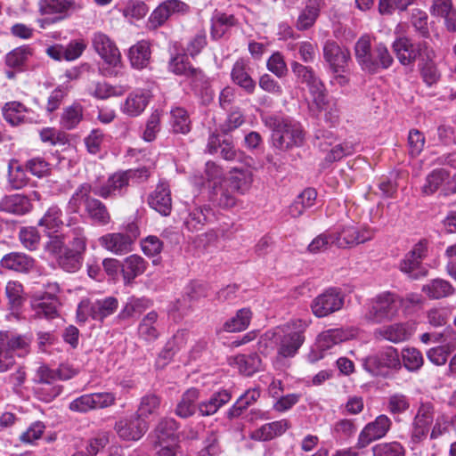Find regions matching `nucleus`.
<instances>
[{
	"instance_id": "obj_8",
	"label": "nucleus",
	"mask_w": 456,
	"mask_h": 456,
	"mask_svg": "<svg viewBox=\"0 0 456 456\" xmlns=\"http://www.w3.org/2000/svg\"><path fill=\"white\" fill-rule=\"evenodd\" d=\"M400 297L391 292H382L370 300L365 318L375 323L390 321L397 316Z\"/></svg>"
},
{
	"instance_id": "obj_6",
	"label": "nucleus",
	"mask_w": 456,
	"mask_h": 456,
	"mask_svg": "<svg viewBox=\"0 0 456 456\" xmlns=\"http://www.w3.org/2000/svg\"><path fill=\"white\" fill-rule=\"evenodd\" d=\"M92 45L106 66L102 69V73L107 77L117 76L118 68L121 66V53L116 43L108 35L97 31L92 36Z\"/></svg>"
},
{
	"instance_id": "obj_38",
	"label": "nucleus",
	"mask_w": 456,
	"mask_h": 456,
	"mask_svg": "<svg viewBox=\"0 0 456 456\" xmlns=\"http://www.w3.org/2000/svg\"><path fill=\"white\" fill-rule=\"evenodd\" d=\"M169 70L175 75L191 77L194 80H201L203 77L200 69L193 68L185 61V56L177 55L171 59L168 65Z\"/></svg>"
},
{
	"instance_id": "obj_52",
	"label": "nucleus",
	"mask_w": 456,
	"mask_h": 456,
	"mask_svg": "<svg viewBox=\"0 0 456 456\" xmlns=\"http://www.w3.org/2000/svg\"><path fill=\"white\" fill-rule=\"evenodd\" d=\"M5 293L12 310H18L25 301L23 286L19 281L7 282Z\"/></svg>"
},
{
	"instance_id": "obj_25",
	"label": "nucleus",
	"mask_w": 456,
	"mask_h": 456,
	"mask_svg": "<svg viewBox=\"0 0 456 456\" xmlns=\"http://www.w3.org/2000/svg\"><path fill=\"white\" fill-rule=\"evenodd\" d=\"M253 183V172L250 167H233L230 171L228 183L231 189L245 194L249 191Z\"/></svg>"
},
{
	"instance_id": "obj_18",
	"label": "nucleus",
	"mask_w": 456,
	"mask_h": 456,
	"mask_svg": "<svg viewBox=\"0 0 456 456\" xmlns=\"http://www.w3.org/2000/svg\"><path fill=\"white\" fill-rule=\"evenodd\" d=\"M190 6L182 0H166L161 3L150 16V22L154 28L163 25L173 15H183Z\"/></svg>"
},
{
	"instance_id": "obj_64",
	"label": "nucleus",
	"mask_w": 456,
	"mask_h": 456,
	"mask_svg": "<svg viewBox=\"0 0 456 456\" xmlns=\"http://www.w3.org/2000/svg\"><path fill=\"white\" fill-rule=\"evenodd\" d=\"M109 444V434L107 432H100L94 437L88 441L86 447V456H96Z\"/></svg>"
},
{
	"instance_id": "obj_4",
	"label": "nucleus",
	"mask_w": 456,
	"mask_h": 456,
	"mask_svg": "<svg viewBox=\"0 0 456 456\" xmlns=\"http://www.w3.org/2000/svg\"><path fill=\"white\" fill-rule=\"evenodd\" d=\"M150 176L146 168L128 169L116 172L107 182L99 187L94 188V193L103 199L123 196L129 186L146 181Z\"/></svg>"
},
{
	"instance_id": "obj_58",
	"label": "nucleus",
	"mask_w": 456,
	"mask_h": 456,
	"mask_svg": "<svg viewBox=\"0 0 456 456\" xmlns=\"http://www.w3.org/2000/svg\"><path fill=\"white\" fill-rule=\"evenodd\" d=\"M291 69L297 79L301 83L305 84L307 87L321 80L311 67L305 66L299 62H292Z\"/></svg>"
},
{
	"instance_id": "obj_36",
	"label": "nucleus",
	"mask_w": 456,
	"mask_h": 456,
	"mask_svg": "<svg viewBox=\"0 0 456 456\" xmlns=\"http://www.w3.org/2000/svg\"><path fill=\"white\" fill-rule=\"evenodd\" d=\"M158 314L155 311L148 313L140 322L138 326V334L145 341H154L159 336V324L158 322Z\"/></svg>"
},
{
	"instance_id": "obj_31",
	"label": "nucleus",
	"mask_w": 456,
	"mask_h": 456,
	"mask_svg": "<svg viewBox=\"0 0 456 456\" xmlns=\"http://www.w3.org/2000/svg\"><path fill=\"white\" fill-rule=\"evenodd\" d=\"M213 216V210L209 207H196L190 210L184 225L191 232L200 231L212 220Z\"/></svg>"
},
{
	"instance_id": "obj_32",
	"label": "nucleus",
	"mask_w": 456,
	"mask_h": 456,
	"mask_svg": "<svg viewBox=\"0 0 456 456\" xmlns=\"http://www.w3.org/2000/svg\"><path fill=\"white\" fill-rule=\"evenodd\" d=\"M421 291L430 299H441L453 295L455 289L448 281L437 278L424 284Z\"/></svg>"
},
{
	"instance_id": "obj_42",
	"label": "nucleus",
	"mask_w": 456,
	"mask_h": 456,
	"mask_svg": "<svg viewBox=\"0 0 456 456\" xmlns=\"http://www.w3.org/2000/svg\"><path fill=\"white\" fill-rule=\"evenodd\" d=\"M448 179L449 173L446 170L443 168L433 170L425 179L421 187L422 193L425 195L434 194Z\"/></svg>"
},
{
	"instance_id": "obj_61",
	"label": "nucleus",
	"mask_w": 456,
	"mask_h": 456,
	"mask_svg": "<svg viewBox=\"0 0 456 456\" xmlns=\"http://www.w3.org/2000/svg\"><path fill=\"white\" fill-rule=\"evenodd\" d=\"M86 46L84 39L72 40L61 52L59 50V60L62 56L66 61H75L81 56Z\"/></svg>"
},
{
	"instance_id": "obj_22",
	"label": "nucleus",
	"mask_w": 456,
	"mask_h": 456,
	"mask_svg": "<svg viewBox=\"0 0 456 456\" xmlns=\"http://www.w3.org/2000/svg\"><path fill=\"white\" fill-rule=\"evenodd\" d=\"M148 203L151 208L163 216H168L172 208V199L169 185L160 182L150 194Z\"/></svg>"
},
{
	"instance_id": "obj_56",
	"label": "nucleus",
	"mask_w": 456,
	"mask_h": 456,
	"mask_svg": "<svg viewBox=\"0 0 456 456\" xmlns=\"http://www.w3.org/2000/svg\"><path fill=\"white\" fill-rule=\"evenodd\" d=\"M402 359L404 367L410 371L419 370L424 362L422 354L414 347L404 348L402 352Z\"/></svg>"
},
{
	"instance_id": "obj_59",
	"label": "nucleus",
	"mask_w": 456,
	"mask_h": 456,
	"mask_svg": "<svg viewBox=\"0 0 456 456\" xmlns=\"http://www.w3.org/2000/svg\"><path fill=\"white\" fill-rule=\"evenodd\" d=\"M410 408L409 398L401 393L390 395L387 398V410L390 413L403 414Z\"/></svg>"
},
{
	"instance_id": "obj_57",
	"label": "nucleus",
	"mask_w": 456,
	"mask_h": 456,
	"mask_svg": "<svg viewBox=\"0 0 456 456\" xmlns=\"http://www.w3.org/2000/svg\"><path fill=\"white\" fill-rule=\"evenodd\" d=\"M332 245H335V240L332 232L326 231L316 236L309 243L307 250L312 254H318L326 251Z\"/></svg>"
},
{
	"instance_id": "obj_5",
	"label": "nucleus",
	"mask_w": 456,
	"mask_h": 456,
	"mask_svg": "<svg viewBox=\"0 0 456 456\" xmlns=\"http://www.w3.org/2000/svg\"><path fill=\"white\" fill-rule=\"evenodd\" d=\"M91 191H94V189L90 184L83 183L80 185L69 200V208L72 212L77 213L81 204L84 203L89 217L94 223L105 225L110 223V216L106 206L102 201L90 197Z\"/></svg>"
},
{
	"instance_id": "obj_2",
	"label": "nucleus",
	"mask_w": 456,
	"mask_h": 456,
	"mask_svg": "<svg viewBox=\"0 0 456 456\" xmlns=\"http://www.w3.org/2000/svg\"><path fill=\"white\" fill-rule=\"evenodd\" d=\"M310 319H293L276 328V347L279 358H292L305 340V332Z\"/></svg>"
},
{
	"instance_id": "obj_20",
	"label": "nucleus",
	"mask_w": 456,
	"mask_h": 456,
	"mask_svg": "<svg viewBox=\"0 0 456 456\" xmlns=\"http://www.w3.org/2000/svg\"><path fill=\"white\" fill-rule=\"evenodd\" d=\"M323 57L333 72L343 71L350 60L347 49L340 47L334 41H327L323 45Z\"/></svg>"
},
{
	"instance_id": "obj_37",
	"label": "nucleus",
	"mask_w": 456,
	"mask_h": 456,
	"mask_svg": "<svg viewBox=\"0 0 456 456\" xmlns=\"http://www.w3.org/2000/svg\"><path fill=\"white\" fill-rule=\"evenodd\" d=\"M231 399L232 395L229 391L221 390L213 394L209 399L200 403L198 408L202 416H210L215 414L223 405L226 404Z\"/></svg>"
},
{
	"instance_id": "obj_26",
	"label": "nucleus",
	"mask_w": 456,
	"mask_h": 456,
	"mask_svg": "<svg viewBox=\"0 0 456 456\" xmlns=\"http://www.w3.org/2000/svg\"><path fill=\"white\" fill-rule=\"evenodd\" d=\"M0 265L3 268L8 270L28 273L33 269L35 261L24 253L12 252L2 257Z\"/></svg>"
},
{
	"instance_id": "obj_45",
	"label": "nucleus",
	"mask_w": 456,
	"mask_h": 456,
	"mask_svg": "<svg viewBox=\"0 0 456 456\" xmlns=\"http://www.w3.org/2000/svg\"><path fill=\"white\" fill-rule=\"evenodd\" d=\"M407 253L399 264V269L410 278L417 280L427 275L428 271L421 266V262Z\"/></svg>"
},
{
	"instance_id": "obj_51",
	"label": "nucleus",
	"mask_w": 456,
	"mask_h": 456,
	"mask_svg": "<svg viewBox=\"0 0 456 456\" xmlns=\"http://www.w3.org/2000/svg\"><path fill=\"white\" fill-rule=\"evenodd\" d=\"M236 363L240 371L246 376H250L258 371L262 366V361L256 354L239 355L236 357Z\"/></svg>"
},
{
	"instance_id": "obj_44",
	"label": "nucleus",
	"mask_w": 456,
	"mask_h": 456,
	"mask_svg": "<svg viewBox=\"0 0 456 456\" xmlns=\"http://www.w3.org/2000/svg\"><path fill=\"white\" fill-rule=\"evenodd\" d=\"M260 396V390L256 387L247 390L241 395L236 403L229 409V418H234L241 414L249 405L255 403Z\"/></svg>"
},
{
	"instance_id": "obj_49",
	"label": "nucleus",
	"mask_w": 456,
	"mask_h": 456,
	"mask_svg": "<svg viewBox=\"0 0 456 456\" xmlns=\"http://www.w3.org/2000/svg\"><path fill=\"white\" fill-rule=\"evenodd\" d=\"M210 199L222 208H231L236 205V198L222 184L213 187Z\"/></svg>"
},
{
	"instance_id": "obj_24",
	"label": "nucleus",
	"mask_w": 456,
	"mask_h": 456,
	"mask_svg": "<svg viewBox=\"0 0 456 456\" xmlns=\"http://www.w3.org/2000/svg\"><path fill=\"white\" fill-rule=\"evenodd\" d=\"M34 381L42 386L39 389L47 391V395L44 400L49 401L57 395V388L55 386L57 371L55 370L49 368L45 364L40 365L36 370Z\"/></svg>"
},
{
	"instance_id": "obj_47",
	"label": "nucleus",
	"mask_w": 456,
	"mask_h": 456,
	"mask_svg": "<svg viewBox=\"0 0 456 456\" xmlns=\"http://www.w3.org/2000/svg\"><path fill=\"white\" fill-rule=\"evenodd\" d=\"M27 108L19 102H11L5 103L3 108L4 119L12 126L19 125L25 118Z\"/></svg>"
},
{
	"instance_id": "obj_48",
	"label": "nucleus",
	"mask_w": 456,
	"mask_h": 456,
	"mask_svg": "<svg viewBox=\"0 0 456 456\" xmlns=\"http://www.w3.org/2000/svg\"><path fill=\"white\" fill-rule=\"evenodd\" d=\"M171 126L175 133L187 134L191 130V119L188 112L180 107L171 110Z\"/></svg>"
},
{
	"instance_id": "obj_19",
	"label": "nucleus",
	"mask_w": 456,
	"mask_h": 456,
	"mask_svg": "<svg viewBox=\"0 0 456 456\" xmlns=\"http://www.w3.org/2000/svg\"><path fill=\"white\" fill-rule=\"evenodd\" d=\"M48 238L45 244V254L49 257L57 256V210L50 208L39 222Z\"/></svg>"
},
{
	"instance_id": "obj_43",
	"label": "nucleus",
	"mask_w": 456,
	"mask_h": 456,
	"mask_svg": "<svg viewBox=\"0 0 456 456\" xmlns=\"http://www.w3.org/2000/svg\"><path fill=\"white\" fill-rule=\"evenodd\" d=\"M252 318V312L249 308L240 309L234 316L229 319L224 324V329L227 332H240L246 330Z\"/></svg>"
},
{
	"instance_id": "obj_60",
	"label": "nucleus",
	"mask_w": 456,
	"mask_h": 456,
	"mask_svg": "<svg viewBox=\"0 0 456 456\" xmlns=\"http://www.w3.org/2000/svg\"><path fill=\"white\" fill-rule=\"evenodd\" d=\"M451 418L445 414H439L435 418L429 431L430 440H436L447 434L451 427Z\"/></svg>"
},
{
	"instance_id": "obj_27",
	"label": "nucleus",
	"mask_w": 456,
	"mask_h": 456,
	"mask_svg": "<svg viewBox=\"0 0 456 456\" xmlns=\"http://www.w3.org/2000/svg\"><path fill=\"white\" fill-rule=\"evenodd\" d=\"M248 65L243 60H238L232 69V81L241 87L247 94H252L256 90V82L248 73Z\"/></svg>"
},
{
	"instance_id": "obj_21",
	"label": "nucleus",
	"mask_w": 456,
	"mask_h": 456,
	"mask_svg": "<svg viewBox=\"0 0 456 456\" xmlns=\"http://www.w3.org/2000/svg\"><path fill=\"white\" fill-rule=\"evenodd\" d=\"M356 330L353 328H336L322 331L317 336V347L322 350H329L333 346L354 338Z\"/></svg>"
},
{
	"instance_id": "obj_54",
	"label": "nucleus",
	"mask_w": 456,
	"mask_h": 456,
	"mask_svg": "<svg viewBox=\"0 0 456 456\" xmlns=\"http://www.w3.org/2000/svg\"><path fill=\"white\" fill-rule=\"evenodd\" d=\"M434 60L435 59L421 60L419 64L421 77L428 86L436 84L441 77V72L434 62Z\"/></svg>"
},
{
	"instance_id": "obj_15",
	"label": "nucleus",
	"mask_w": 456,
	"mask_h": 456,
	"mask_svg": "<svg viewBox=\"0 0 456 456\" xmlns=\"http://www.w3.org/2000/svg\"><path fill=\"white\" fill-rule=\"evenodd\" d=\"M148 428V422L135 414L120 419L114 427L118 436L123 441H138L145 435Z\"/></svg>"
},
{
	"instance_id": "obj_62",
	"label": "nucleus",
	"mask_w": 456,
	"mask_h": 456,
	"mask_svg": "<svg viewBox=\"0 0 456 456\" xmlns=\"http://www.w3.org/2000/svg\"><path fill=\"white\" fill-rule=\"evenodd\" d=\"M40 12L42 15L45 16L40 20L42 28L54 23L57 20V0H41Z\"/></svg>"
},
{
	"instance_id": "obj_17",
	"label": "nucleus",
	"mask_w": 456,
	"mask_h": 456,
	"mask_svg": "<svg viewBox=\"0 0 456 456\" xmlns=\"http://www.w3.org/2000/svg\"><path fill=\"white\" fill-rule=\"evenodd\" d=\"M56 288L47 290L39 295H35L31 300V308L37 318L47 320L55 319L57 316V294Z\"/></svg>"
},
{
	"instance_id": "obj_63",
	"label": "nucleus",
	"mask_w": 456,
	"mask_h": 456,
	"mask_svg": "<svg viewBox=\"0 0 456 456\" xmlns=\"http://www.w3.org/2000/svg\"><path fill=\"white\" fill-rule=\"evenodd\" d=\"M29 55H31L29 47L20 46L6 55L5 62L9 67L19 68L26 62Z\"/></svg>"
},
{
	"instance_id": "obj_10",
	"label": "nucleus",
	"mask_w": 456,
	"mask_h": 456,
	"mask_svg": "<svg viewBox=\"0 0 456 456\" xmlns=\"http://www.w3.org/2000/svg\"><path fill=\"white\" fill-rule=\"evenodd\" d=\"M435 418V405L430 402H420L411 424L410 444L412 450L427 439Z\"/></svg>"
},
{
	"instance_id": "obj_9",
	"label": "nucleus",
	"mask_w": 456,
	"mask_h": 456,
	"mask_svg": "<svg viewBox=\"0 0 456 456\" xmlns=\"http://www.w3.org/2000/svg\"><path fill=\"white\" fill-rule=\"evenodd\" d=\"M393 50L402 65L412 64L417 58L421 60L436 59L435 50L426 42L414 44L405 37L397 38L393 43Z\"/></svg>"
},
{
	"instance_id": "obj_41",
	"label": "nucleus",
	"mask_w": 456,
	"mask_h": 456,
	"mask_svg": "<svg viewBox=\"0 0 456 456\" xmlns=\"http://www.w3.org/2000/svg\"><path fill=\"white\" fill-rule=\"evenodd\" d=\"M2 206L4 210L17 215L26 214L32 208L29 200L20 194L5 197L2 201Z\"/></svg>"
},
{
	"instance_id": "obj_50",
	"label": "nucleus",
	"mask_w": 456,
	"mask_h": 456,
	"mask_svg": "<svg viewBox=\"0 0 456 456\" xmlns=\"http://www.w3.org/2000/svg\"><path fill=\"white\" fill-rule=\"evenodd\" d=\"M160 406V398L155 395H146L142 397L137 411L134 413L142 419L156 414Z\"/></svg>"
},
{
	"instance_id": "obj_3",
	"label": "nucleus",
	"mask_w": 456,
	"mask_h": 456,
	"mask_svg": "<svg viewBox=\"0 0 456 456\" xmlns=\"http://www.w3.org/2000/svg\"><path fill=\"white\" fill-rule=\"evenodd\" d=\"M264 120L273 130L272 142L275 148L285 151L303 144L305 133L299 122L274 117H266Z\"/></svg>"
},
{
	"instance_id": "obj_16",
	"label": "nucleus",
	"mask_w": 456,
	"mask_h": 456,
	"mask_svg": "<svg viewBox=\"0 0 456 456\" xmlns=\"http://www.w3.org/2000/svg\"><path fill=\"white\" fill-rule=\"evenodd\" d=\"M391 419L385 414L379 415L373 421L368 423L360 432L356 447L363 449L375 440L383 438L390 430Z\"/></svg>"
},
{
	"instance_id": "obj_12",
	"label": "nucleus",
	"mask_w": 456,
	"mask_h": 456,
	"mask_svg": "<svg viewBox=\"0 0 456 456\" xmlns=\"http://www.w3.org/2000/svg\"><path fill=\"white\" fill-rule=\"evenodd\" d=\"M364 369L372 375H382L390 369L401 367L400 354L393 346H387L374 355L367 357L363 362Z\"/></svg>"
},
{
	"instance_id": "obj_39",
	"label": "nucleus",
	"mask_w": 456,
	"mask_h": 456,
	"mask_svg": "<svg viewBox=\"0 0 456 456\" xmlns=\"http://www.w3.org/2000/svg\"><path fill=\"white\" fill-rule=\"evenodd\" d=\"M236 20L233 15L216 11L211 19V36L214 39L221 38L232 27Z\"/></svg>"
},
{
	"instance_id": "obj_53",
	"label": "nucleus",
	"mask_w": 456,
	"mask_h": 456,
	"mask_svg": "<svg viewBox=\"0 0 456 456\" xmlns=\"http://www.w3.org/2000/svg\"><path fill=\"white\" fill-rule=\"evenodd\" d=\"M372 456H405V449L399 442L381 443L371 448Z\"/></svg>"
},
{
	"instance_id": "obj_28",
	"label": "nucleus",
	"mask_w": 456,
	"mask_h": 456,
	"mask_svg": "<svg viewBox=\"0 0 456 456\" xmlns=\"http://www.w3.org/2000/svg\"><path fill=\"white\" fill-rule=\"evenodd\" d=\"M150 98L151 94L148 90L137 89L127 96L123 111L131 117H136L145 110Z\"/></svg>"
},
{
	"instance_id": "obj_13",
	"label": "nucleus",
	"mask_w": 456,
	"mask_h": 456,
	"mask_svg": "<svg viewBox=\"0 0 456 456\" xmlns=\"http://www.w3.org/2000/svg\"><path fill=\"white\" fill-rule=\"evenodd\" d=\"M345 302L344 293L338 289H329L317 296L311 304V309L318 318L326 317L339 311Z\"/></svg>"
},
{
	"instance_id": "obj_33",
	"label": "nucleus",
	"mask_w": 456,
	"mask_h": 456,
	"mask_svg": "<svg viewBox=\"0 0 456 456\" xmlns=\"http://www.w3.org/2000/svg\"><path fill=\"white\" fill-rule=\"evenodd\" d=\"M147 268L146 261L138 255H131L124 259L121 272L126 284L131 283Z\"/></svg>"
},
{
	"instance_id": "obj_40",
	"label": "nucleus",
	"mask_w": 456,
	"mask_h": 456,
	"mask_svg": "<svg viewBox=\"0 0 456 456\" xmlns=\"http://www.w3.org/2000/svg\"><path fill=\"white\" fill-rule=\"evenodd\" d=\"M199 398V391L195 388L188 389L182 395L177 403L175 414L181 418H189L196 411V401Z\"/></svg>"
},
{
	"instance_id": "obj_14",
	"label": "nucleus",
	"mask_w": 456,
	"mask_h": 456,
	"mask_svg": "<svg viewBox=\"0 0 456 456\" xmlns=\"http://www.w3.org/2000/svg\"><path fill=\"white\" fill-rule=\"evenodd\" d=\"M86 249V239L81 234L73 238L71 248L61 250L59 247V266L68 273H75L82 265V254Z\"/></svg>"
},
{
	"instance_id": "obj_23",
	"label": "nucleus",
	"mask_w": 456,
	"mask_h": 456,
	"mask_svg": "<svg viewBox=\"0 0 456 456\" xmlns=\"http://www.w3.org/2000/svg\"><path fill=\"white\" fill-rule=\"evenodd\" d=\"M99 241L102 248L115 255H125L132 251L133 240L125 233H108L102 236Z\"/></svg>"
},
{
	"instance_id": "obj_11",
	"label": "nucleus",
	"mask_w": 456,
	"mask_h": 456,
	"mask_svg": "<svg viewBox=\"0 0 456 456\" xmlns=\"http://www.w3.org/2000/svg\"><path fill=\"white\" fill-rule=\"evenodd\" d=\"M331 232L334 236L335 246L340 248H351L370 241L375 234V231L370 227L352 224L343 225Z\"/></svg>"
},
{
	"instance_id": "obj_30",
	"label": "nucleus",
	"mask_w": 456,
	"mask_h": 456,
	"mask_svg": "<svg viewBox=\"0 0 456 456\" xmlns=\"http://www.w3.org/2000/svg\"><path fill=\"white\" fill-rule=\"evenodd\" d=\"M178 428L179 425L175 419L164 417L158 421L151 436L156 444H162L169 440H175Z\"/></svg>"
},
{
	"instance_id": "obj_29",
	"label": "nucleus",
	"mask_w": 456,
	"mask_h": 456,
	"mask_svg": "<svg viewBox=\"0 0 456 456\" xmlns=\"http://www.w3.org/2000/svg\"><path fill=\"white\" fill-rule=\"evenodd\" d=\"M323 4V0H306L305 8L297 17V28L299 30L310 28L315 23Z\"/></svg>"
},
{
	"instance_id": "obj_46",
	"label": "nucleus",
	"mask_w": 456,
	"mask_h": 456,
	"mask_svg": "<svg viewBox=\"0 0 456 456\" xmlns=\"http://www.w3.org/2000/svg\"><path fill=\"white\" fill-rule=\"evenodd\" d=\"M118 300L113 297H108L94 302V320L102 321L113 314L118 309Z\"/></svg>"
},
{
	"instance_id": "obj_55",
	"label": "nucleus",
	"mask_w": 456,
	"mask_h": 456,
	"mask_svg": "<svg viewBox=\"0 0 456 456\" xmlns=\"http://www.w3.org/2000/svg\"><path fill=\"white\" fill-rule=\"evenodd\" d=\"M82 117V106L78 103H74L63 110L61 125L66 129H72L81 121Z\"/></svg>"
},
{
	"instance_id": "obj_1",
	"label": "nucleus",
	"mask_w": 456,
	"mask_h": 456,
	"mask_svg": "<svg viewBox=\"0 0 456 456\" xmlns=\"http://www.w3.org/2000/svg\"><path fill=\"white\" fill-rule=\"evenodd\" d=\"M354 52L356 61L362 69L370 74L387 69L394 62L387 47L383 43L377 44L372 47L368 36H362L358 39Z\"/></svg>"
},
{
	"instance_id": "obj_7",
	"label": "nucleus",
	"mask_w": 456,
	"mask_h": 456,
	"mask_svg": "<svg viewBox=\"0 0 456 456\" xmlns=\"http://www.w3.org/2000/svg\"><path fill=\"white\" fill-rule=\"evenodd\" d=\"M29 339L11 330H0V372L8 370L14 364L15 355L28 351Z\"/></svg>"
},
{
	"instance_id": "obj_35",
	"label": "nucleus",
	"mask_w": 456,
	"mask_h": 456,
	"mask_svg": "<svg viewBox=\"0 0 456 456\" xmlns=\"http://www.w3.org/2000/svg\"><path fill=\"white\" fill-rule=\"evenodd\" d=\"M376 334L392 343H400L410 338L411 330L406 323H394L379 329Z\"/></svg>"
},
{
	"instance_id": "obj_34",
	"label": "nucleus",
	"mask_w": 456,
	"mask_h": 456,
	"mask_svg": "<svg viewBox=\"0 0 456 456\" xmlns=\"http://www.w3.org/2000/svg\"><path fill=\"white\" fill-rule=\"evenodd\" d=\"M128 57L133 68L137 69L146 68L151 60L150 43L146 40L137 42L130 47Z\"/></svg>"
}]
</instances>
